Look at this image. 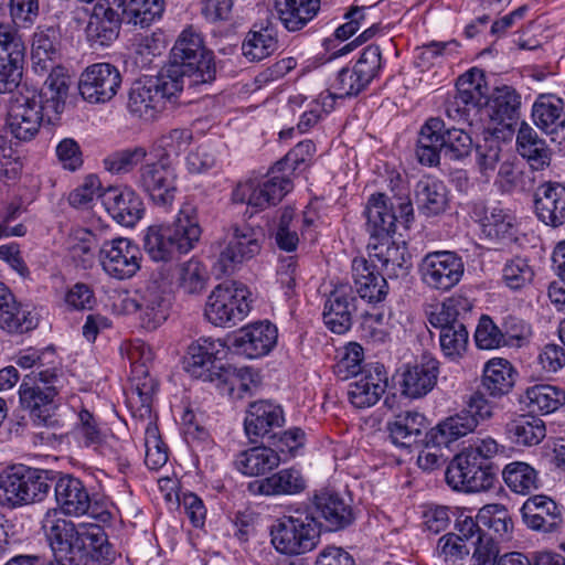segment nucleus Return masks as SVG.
<instances>
[{"mask_svg":"<svg viewBox=\"0 0 565 565\" xmlns=\"http://www.w3.org/2000/svg\"><path fill=\"white\" fill-rule=\"evenodd\" d=\"M216 66L212 51L205 49L202 36L184 30L170 53V63L156 76L135 81L129 89L127 107L130 114L152 120L168 106L174 107L185 85L207 84L215 79Z\"/></svg>","mask_w":565,"mask_h":565,"instance_id":"1","label":"nucleus"},{"mask_svg":"<svg viewBox=\"0 0 565 565\" xmlns=\"http://www.w3.org/2000/svg\"><path fill=\"white\" fill-rule=\"evenodd\" d=\"M201 234L196 207L185 203L173 223L148 227L143 248L154 262H171L192 250Z\"/></svg>","mask_w":565,"mask_h":565,"instance_id":"2","label":"nucleus"},{"mask_svg":"<svg viewBox=\"0 0 565 565\" xmlns=\"http://www.w3.org/2000/svg\"><path fill=\"white\" fill-rule=\"evenodd\" d=\"M58 381L55 370H42L25 375L19 390L20 402L23 408L30 412L36 425L54 426L57 409Z\"/></svg>","mask_w":565,"mask_h":565,"instance_id":"3","label":"nucleus"},{"mask_svg":"<svg viewBox=\"0 0 565 565\" xmlns=\"http://www.w3.org/2000/svg\"><path fill=\"white\" fill-rule=\"evenodd\" d=\"M319 534L313 515L301 511L280 518L270 532L274 547L286 555L312 551L318 544Z\"/></svg>","mask_w":565,"mask_h":565,"instance_id":"4","label":"nucleus"},{"mask_svg":"<svg viewBox=\"0 0 565 565\" xmlns=\"http://www.w3.org/2000/svg\"><path fill=\"white\" fill-rule=\"evenodd\" d=\"M50 488L44 471L13 466L0 475V503L14 508L41 501Z\"/></svg>","mask_w":565,"mask_h":565,"instance_id":"5","label":"nucleus"},{"mask_svg":"<svg viewBox=\"0 0 565 565\" xmlns=\"http://www.w3.org/2000/svg\"><path fill=\"white\" fill-rule=\"evenodd\" d=\"M57 120L58 117L52 118L46 115L36 92L14 96L7 115V126L11 135L20 141L32 140L43 124L54 125Z\"/></svg>","mask_w":565,"mask_h":565,"instance_id":"6","label":"nucleus"},{"mask_svg":"<svg viewBox=\"0 0 565 565\" xmlns=\"http://www.w3.org/2000/svg\"><path fill=\"white\" fill-rule=\"evenodd\" d=\"M170 307L168 282L160 275L126 300V308L136 310L142 327L148 330H156L168 319Z\"/></svg>","mask_w":565,"mask_h":565,"instance_id":"7","label":"nucleus"},{"mask_svg":"<svg viewBox=\"0 0 565 565\" xmlns=\"http://www.w3.org/2000/svg\"><path fill=\"white\" fill-rule=\"evenodd\" d=\"M263 239L264 232L260 227L246 223L230 225L224 236L225 246L218 256L222 271H233L238 265L258 255Z\"/></svg>","mask_w":565,"mask_h":565,"instance_id":"8","label":"nucleus"},{"mask_svg":"<svg viewBox=\"0 0 565 565\" xmlns=\"http://www.w3.org/2000/svg\"><path fill=\"white\" fill-rule=\"evenodd\" d=\"M248 311L245 289L221 284L207 297L204 316L216 327H231L242 321Z\"/></svg>","mask_w":565,"mask_h":565,"instance_id":"9","label":"nucleus"},{"mask_svg":"<svg viewBox=\"0 0 565 565\" xmlns=\"http://www.w3.org/2000/svg\"><path fill=\"white\" fill-rule=\"evenodd\" d=\"M26 46L18 29L0 24V93H11L20 84Z\"/></svg>","mask_w":565,"mask_h":565,"instance_id":"10","label":"nucleus"},{"mask_svg":"<svg viewBox=\"0 0 565 565\" xmlns=\"http://www.w3.org/2000/svg\"><path fill=\"white\" fill-rule=\"evenodd\" d=\"M465 273L462 258L455 252L437 250L425 255L419 264L423 282L431 289L448 291L459 284Z\"/></svg>","mask_w":565,"mask_h":565,"instance_id":"11","label":"nucleus"},{"mask_svg":"<svg viewBox=\"0 0 565 565\" xmlns=\"http://www.w3.org/2000/svg\"><path fill=\"white\" fill-rule=\"evenodd\" d=\"M175 179L172 162L167 158H159L140 167L137 185L148 194L154 205L166 209L174 201Z\"/></svg>","mask_w":565,"mask_h":565,"instance_id":"12","label":"nucleus"},{"mask_svg":"<svg viewBox=\"0 0 565 565\" xmlns=\"http://www.w3.org/2000/svg\"><path fill=\"white\" fill-rule=\"evenodd\" d=\"M119 70L109 63H96L85 68L78 81V92L90 104L111 100L121 86Z\"/></svg>","mask_w":565,"mask_h":565,"instance_id":"13","label":"nucleus"},{"mask_svg":"<svg viewBox=\"0 0 565 565\" xmlns=\"http://www.w3.org/2000/svg\"><path fill=\"white\" fill-rule=\"evenodd\" d=\"M99 258L105 273L119 280L134 277L140 269L141 253L136 244L125 237L104 242Z\"/></svg>","mask_w":565,"mask_h":565,"instance_id":"14","label":"nucleus"},{"mask_svg":"<svg viewBox=\"0 0 565 565\" xmlns=\"http://www.w3.org/2000/svg\"><path fill=\"white\" fill-rule=\"evenodd\" d=\"M291 188V181L285 174L271 175L262 181L248 180L236 186L233 192V201L264 210L279 203Z\"/></svg>","mask_w":565,"mask_h":565,"instance_id":"15","label":"nucleus"},{"mask_svg":"<svg viewBox=\"0 0 565 565\" xmlns=\"http://www.w3.org/2000/svg\"><path fill=\"white\" fill-rule=\"evenodd\" d=\"M42 530L55 558L74 563L79 534L75 524L64 519L56 509H50L42 520Z\"/></svg>","mask_w":565,"mask_h":565,"instance_id":"16","label":"nucleus"},{"mask_svg":"<svg viewBox=\"0 0 565 565\" xmlns=\"http://www.w3.org/2000/svg\"><path fill=\"white\" fill-rule=\"evenodd\" d=\"M315 521L326 531L334 532L348 527L354 521V512L340 493L322 489L313 495Z\"/></svg>","mask_w":565,"mask_h":565,"instance_id":"17","label":"nucleus"},{"mask_svg":"<svg viewBox=\"0 0 565 565\" xmlns=\"http://www.w3.org/2000/svg\"><path fill=\"white\" fill-rule=\"evenodd\" d=\"M356 311V296L353 287L338 285L326 300L323 321L327 328L337 334H344L352 327V318Z\"/></svg>","mask_w":565,"mask_h":565,"instance_id":"18","label":"nucleus"},{"mask_svg":"<svg viewBox=\"0 0 565 565\" xmlns=\"http://www.w3.org/2000/svg\"><path fill=\"white\" fill-rule=\"evenodd\" d=\"M223 351L224 343L221 340L201 338L189 347L184 369L192 377L211 382L217 369L224 366L216 362Z\"/></svg>","mask_w":565,"mask_h":565,"instance_id":"19","label":"nucleus"},{"mask_svg":"<svg viewBox=\"0 0 565 565\" xmlns=\"http://www.w3.org/2000/svg\"><path fill=\"white\" fill-rule=\"evenodd\" d=\"M100 199L111 217L124 226H134L143 215L142 200L129 188L109 186L103 191Z\"/></svg>","mask_w":565,"mask_h":565,"instance_id":"20","label":"nucleus"},{"mask_svg":"<svg viewBox=\"0 0 565 565\" xmlns=\"http://www.w3.org/2000/svg\"><path fill=\"white\" fill-rule=\"evenodd\" d=\"M277 328L268 321L241 329L233 338L232 345L249 359L268 354L277 342Z\"/></svg>","mask_w":565,"mask_h":565,"instance_id":"21","label":"nucleus"},{"mask_svg":"<svg viewBox=\"0 0 565 565\" xmlns=\"http://www.w3.org/2000/svg\"><path fill=\"white\" fill-rule=\"evenodd\" d=\"M57 511L68 516H82L89 512L92 499L84 482L71 475L61 476L54 484Z\"/></svg>","mask_w":565,"mask_h":565,"instance_id":"22","label":"nucleus"},{"mask_svg":"<svg viewBox=\"0 0 565 565\" xmlns=\"http://www.w3.org/2000/svg\"><path fill=\"white\" fill-rule=\"evenodd\" d=\"M534 213L546 226H562L565 223V186L557 182L541 184L534 194Z\"/></svg>","mask_w":565,"mask_h":565,"instance_id":"23","label":"nucleus"},{"mask_svg":"<svg viewBox=\"0 0 565 565\" xmlns=\"http://www.w3.org/2000/svg\"><path fill=\"white\" fill-rule=\"evenodd\" d=\"M387 379L383 366L364 370L349 384L348 398L356 408H366L375 405L384 394Z\"/></svg>","mask_w":565,"mask_h":565,"instance_id":"24","label":"nucleus"},{"mask_svg":"<svg viewBox=\"0 0 565 565\" xmlns=\"http://www.w3.org/2000/svg\"><path fill=\"white\" fill-rule=\"evenodd\" d=\"M475 73L470 72L460 76L457 81V93L447 103L446 114L454 120H469L471 110L488 104V97L481 89V84L473 79Z\"/></svg>","mask_w":565,"mask_h":565,"instance_id":"25","label":"nucleus"},{"mask_svg":"<svg viewBox=\"0 0 565 565\" xmlns=\"http://www.w3.org/2000/svg\"><path fill=\"white\" fill-rule=\"evenodd\" d=\"M367 248L372 262L377 260L388 277L406 275L412 266L406 246L394 243L391 236L370 241Z\"/></svg>","mask_w":565,"mask_h":565,"instance_id":"26","label":"nucleus"},{"mask_svg":"<svg viewBox=\"0 0 565 565\" xmlns=\"http://www.w3.org/2000/svg\"><path fill=\"white\" fill-rule=\"evenodd\" d=\"M438 374V360L429 354H424L419 362L404 372L402 383L403 394L411 398L425 396L435 387Z\"/></svg>","mask_w":565,"mask_h":565,"instance_id":"27","label":"nucleus"},{"mask_svg":"<svg viewBox=\"0 0 565 565\" xmlns=\"http://www.w3.org/2000/svg\"><path fill=\"white\" fill-rule=\"evenodd\" d=\"M352 278L354 288L361 299L370 303L381 302L388 290L387 281L382 274L375 270V265H370L364 258H355L352 262Z\"/></svg>","mask_w":565,"mask_h":565,"instance_id":"28","label":"nucleus"},{"mask_svg":"<svg viewBox=\"0 0 565 565\" xmlns=\"http://www.w3.org/2000/svg\"><path fill=\"white\" fill-rule=\"evenodd\" d=\"M480 224L483 236L494 245H507L518 239L515 216L500 206L486 207Z\"/></svg>","mask_w":565,"mask_h":565,"instance_id":"29","label":"nucleus"},{"mask_svg":"<svg viewBox=\"0 0 565 565\" xmlns=\"http://www.w3.org/2000/svg\"><path fill=\"white\" fill-rule=\"evenodd\" d=\"M122 21L117 10L94 6L85 28L87 41L92 45H109L118 38Z\"/></svg>","mask_w":565,"mask_h":565,"instance_id":"30","label":"nucleus"},{"mask_svg":"<svg viewBox=\"0 0 565 565\" xmlns=\"http://www.w3.org/2000/svg\"><path fill=\"white\" fill-rule=\"evenodd\" d=\"M364 214L366 216V228L371 236L370 241H377L395 233L397 215L393 203L388 204L385 194H372Z\"/></svg>","mask_w":565,"mask_h":565,"instance_id":"31","label":"nucleus"},{"mask_svg":"<svg viewBox=\"0 0 565 565\" xmlns=\"http://www.w3.org/2000/svg\"><path fill=\"white\" fill-rule=\"evenodd\" d=\"M284 413L280 406L268 401H257L249 405L244 426L248 438L256 441L264 437L274 427H280L284 423Z\"/></svg>","mask_w":565,"mask_h":565,"instance_id":"32","label":"nucleus"},{"mask_svg":"<svg viewBox=\"0 0 565 565\" xmlns=\"http://www.w3.org/2000/svg\"><path fill=\"white\" fill-rule=\"evenodd\" d=\"M36 326L35 315L23 309L9 288L0 282V328L9 332L23 333Z\"/></svg>","mask_w":565,"mask_h":565,"instance_id":"33","label":"nucleus"},{"mask_svg":"<svg viewBox=\"0 0 565 565\" xmlns=\"http://www.w3.org/2000/svg\"><path fill=\"white\" fill-rule=\"evenodd\" d=\"M306 489V480L301 472L294 468L281 469L271 476L249 483L254 494L292 495Z\"/></svg>","mask_w":565,"mask_h":565,"instance_id":"34","label":"nucleus"},{"mask_svg":"<svg viewBox=\"0 0 565 565\" xmlns=\"http://www.w3.org/2000/svg\"><path fill=\"white\" fill-rule=\"evenodd\" d=\"M426 429V418L416 411H404L387 423L392 441L401 447H412L420 441Z\"/></svg>","mask_w":565,"mask_h":565,"instance_id":"35","label":"nucleus"},{"mask_svg":"<svg viewBox=\"0 0 565 565\" xmlns=\"http://www.w3.org/2000/svg\"><path fill=\"white\" fill-rule=\"evenodd\" d=\"M415 199L418 211L426 216L443 214L449 203L445 183L435 178H423L415 188Z\"/></svg>","mask_w":565,"mask_h":565,"instance_id":"36","label":"nucleus"},{"mask_svg":"<svg viewBox=\"0 0 565 565\" xmlns=\"http://www.w3.org/2000/svg\"><path fill=\"white\" fill-rule=\"evenodd\" d=\"M51 73L40 93H36L50 117H58L64 110L68 92V76L64 68L50 66Z\"/></svg>","mask_w":565,"mask_h":565,"instance_id":"37","label":"nucleus"},{"mask_svg":"<svg viewBox=\"0 0 565 565\" xmlns=\"http://www.w3.org/2000/svg\"><path fill=\"white\" fill-rule=\"evenodd\" d=\"M279 20L288 31L301 30L320 9V0H275Z\"/></svg>","mask_w":565,"mask_h":565,"instance_id":"38","label":"nucleus"},{"mask_svg":"<svg viewBox=\"0 0 565 565\" xmlns=\"http://www.w3.org/2000/svg\"><path fill=\"white\" fill-rule=\"evenodd\" d=\"M281 460L271 447L257 446L239 452L235 466L243 475L260 476L277 468Z\"/></svg>","mask_w":565,"mask_h":565,"instance_id":"39","label":"nucleus"},{"mask_svg":"<svg viewBox=\"0 0 565 565\" xmlns=\"http://www.w3.org/2000/svg\"><path fill=\"white\" fill-rule=\"evenodd\" d=\"M475 417L465 409L447 418L427 433L428 443L448 446L451 441L472 433L478 426Z\"/></svg>","mask_w":565,"mask_h":565,"instance_id":"40","label":"nucleus"},{"mask_svg":"<svg viewBox=\"0 0 565 565\" xmlns=\"http://www.w3.org/2000/svg\"><path fill=\"white\" fill-rule=\"evenodd\" d=\"M444 120L440 118H430L422 127L417 140L416 156L422 164L433 167L437 166L440 154L444 153L441 132Z\"/></svg>","mask_w":565,"mask_h":565,"instance_id":"41","label":"nucleus"},{"mask_svg":"<svg viewBox=\"0 0 565 565\" xmlns=\"http://www.w3.org/2000/svg\"><path fill=\"white\" fill-rule=\"evenodd\" d=\"M486 106L493 121L510 127L519 117L521 96L513 87L505 85L494 89Z\"/></svg>","mask_w":565,"mask_h":565,"instance_id":"42","label":"nucleus"},{"mask_svg":"<svg viewBox=\"0 0 565 565\" xmlns=\"http://www.w3.org/2000/svg\"><path fill=\"white\" fill-rule=\"evenodd\" d=\"M211 382L216 383V386L232 398H244L257 386L249 367L238 369L232 365L217 369Z\"/></svg>","mask_w":565,"mask_h":565,"instance_id":"43","label":"nucleus"},{"mask_svg":"<svg viewBox=\"0 0 565 565\" xmlns=\"http://www.w3.org/2000/svg\"><path fill=\"white\" fill-rule=\"evenodd\" d=\"M513 384V369L508 360L492 359L486 363L480 390L492 397H501L511 391Z\"/></svg>","mask_w":565,"mask_h":565,"instance_id":"44","label":"nucleus"},{"mask_svg":"<svg viewBox=\"0 0 565 565\" xmlns=\"http://www.w3.org/2000/svg\"><path fill=\"white\" fill-rule=\"evenodd\" d=\"M521 402L532 414H550L565 403V393L550 384H536L526 388Z\"/></svg>","mask_w":565,"mask_h":565,"instance_id":"45","label":"nucleus"},{"mask_svg":"<svg viewBox=\"0 0 565 565\" xmlns=\"http://www.w3.org/2000/svg\"><path fill=\"white\" fill-rule=\"evenodd\" d=\"M534 124L545 134H556L565 127L563 102L554 96H541L533 105Z\"/></svg>","mask_w":565,"mask_h":565,"instance_id":"46","label":"nucleus"},{"mask_svg":"<svg viewBox=\"0 0 565 565\" xmlns=\"http://www.w3.org/2000/svg\"><path fill=\"white\" fill-rule=\"evenodd\" d=\"M471 301L462 296L455 295L436 306L428 315L431 327L444 330L455 323H463L466 315L471 310Z\"/></svg>","mask_w":565,"mask_h":565,"instance_id":"47","label":"nucleus"},{"mask_svg":"<svg viewBox=\"0 0 565 565\" xmlns=\"http://www.w3.org/2000/svg\"><path fill=\"white\" fill-rule=\"evenodd\" d=\"M82 552H86L98 563H110L114 559V551L107 534L97 524H90L79 531L76 554Z\"/></svg>","mask_w":565,"mask_h":565,"instance_id":"48","label":"nucleus"},{"mask_svg":"<svg viewBox=\"0 0 565 565\" xmlns=\"http://www.w3.org/2000/svg\"><path fill=\"white\" fill-rule=\"evenodd\" d=\"M278 50V40L273 26L252 29L242 43V53L249 62H259Z\"/></svg>","mask_w":565,"mask_h":565,"instance_id":"49","label":"nucleus"},{"mask_svg":"<svg viewBox=\"0 0 565 565\" xmlns=\"http://www.w3.org/2000/svg\"><path fill=\"white\" fill-rule=\"evenodd\" d=\"M58 32L54 28L38 29L33 34L31 57L35 70L47 71L58 54Z\"/></svg>","mask_w":565,"mask_h":565,"instance_id":"50","label":"nucleus"},{"mask_svg":"<svg viewBox=\"0 0 565 565\" xmlns=\"http://www.w3.org/2000/svg\"><path fill=\"white\" fill-rule=\"evenodd\" d=\"M516 145L520 154L526 158L533 169H542L550 163V150L545 141L529 126H522L518 132Z\"/></svg>","mask_w":565,"mask_h":565,"instance_id":"51","label":"nucleus"},{"mask_svg":"<svg viewBox=\"0 0 565 565\" xmlns=\"http://www.w3.org/2000/svg\"><path fill=\"white\" fill-rule=\"evenodd\" d=\"M510 437L519 445H537L546 434L544 422L534 415H520L507 425Z\"/></svg>","mask_w":565,"mask_h":565,"instance_id":"52","label":"nucleus"},{"mask_svg":"<svg viewBox=\"0 0 565 565\" xmlns=\"http://www.w3.org/2000/svg\"><path fill=\"white\" fill-rule=\"evenodd\" d=\"M163 10V0H129L122 20L128 24L147 28L161 18Z\"/></svg>","mask_w":565,"mask_h":565,"instance_id":"53","label":"nucleus"},{"mask_svg":"<svg viewBox=\"0 0 565 565\" xmlns=\"http://www.w3.org/2000/svg\"><path fill=\"white\" fill-rule=\"evenodd\" d=\"M502 476L507 486L515 493L527 494L539 488L537 473L526 462L515 461L507 465Z\"/></svg>","mask_w":565,"mask_h":565,"instance_id":"54","label":"nucleus"},{"mask_svg":"<svg viewBox=\"0 0 565 565\" xmlns=\"http://www.w3.org/2000/svg\"><path fill=\"white\" fill-rule=\"evenodd\" d=\"M439 344L443 354L450 361L460 360L467 352L469 332L463 323H455L439 331Z\"/></svg>","mask_w":565,"mask_h":565,"instance_id":"55","label":"nucleus"},{"mask_svg":"<svg viewBox=\"0 0 565 565\" xmlns=\"http://www.w3.org/2000/svg\"><path fill=\"white\" fill-rule=\"evenodd\" d=\"M206 267L198 259H190L181 265L179 270V287L188 295L202 294L209 282Z\"/></svg>","mask_w":565,"mask_h":565,"instance_id":"56","label":"nucleus"},{"mask_svg":"<svg viewBox=\"0 0 565 565\" xmlns=\"http://www.w3.org/2000/svg\"><path fill=\"white\" fill-rule=\"evenodd\" d=\"M478 522L481 526L492 530L498 537H507L512 527V519L503 504L492 503L482 507L478 512Z\"/></svg>","mask_w":565,"mask_h":565,"instance_id":"57","label":"nucleus"},{"mask_svg":"<svg viewBox=\"0 0 565 565\" xmlns=\"http://www.w3.org/2000/svg\"><path fill=\"white\" fill-rule=\"evenodd\" d=\"M444 156L449 160H461L468 157L472 150V139L462 129L446 128L444 125L441 138Z\"/></svg>","mask_w":565,"mask_h":565,"instance_id":"58","label":"nucleus"},{"mask_svg":"<svg viewBox=\"0 0 565 565\" xmlns=\"http://www.w3.org/2000/svg\"><path fill=\"white\" fill-rule=\"evenodd\" d=\"M147 157L145 147H134L115 151L104 159V167L107 171L116 174L132 171Z\"/></svg>","mask_w":565,"mask_h":565,"instance_id":"59","label":"nucleus"},{"mask_svg":"<svg viewBox=\"0 0 565 565\" xmlns=\"http://www.w3.org/2000/svg\"><path fill=\"white\" fill-rule=\"evenodd\" d=\"M367 86L366 82L356 74L353 67H343L338 72L326 98H330L332 100L334 98L358 96Z\"/></svg>","mask_w":565,"mask_h":565,"instance_id":"60","label":"nucleus"},{"mask_svg":"<svg viewBox=\"0 0 565 565\" xmlns=\"http://www.w3.org/2000/svg\"><path fill=\"white\" fill-rule=\"evenodd\" d=\"M478 461L471 455L461 451L448 465L445 479L447 484L456 491H462L466 487V480L476 469Z\"/></svg>","mask_w":565,"mask_h":565,"instance_id":"61","label":"nucleus"},{"mask_svg":"<svg viewBox=\"0 0 565 565\" xmlns=\"http://www.w3.org/2000/svg\"><path fill=\"white\" fill-rule=\"evenodd\" d=\"M363 359V348L356 342H351L345 347L343 355L333 367V372L341 381L355 379L365 370L362 367Z\"/></svg>","mask_w":565,"mask_h":565,"instance_id":"62","label":"nucleus"},{"mask_svg":"<svg viewBox=\"0 0 565 565\" xmlns=\"http://www.w3.org/2000/svg\"><path fill=\"white\" fill-rule=\"evenodd\" d=\"M502 276L510 289L518 290L532 282L534 270L526 258L516 256L505 263Z\"/></svg>","mask_w":565,"mask_h":565,"instance_id":"63","label":"nucleus"},{"mask_svg":"<svg viewBox=\"0 0 565 565\" xmlns=\"http://www.w3.org/2000/svg\"><path fill=\"white\" fill-rule=\"evenodd\" d=\"M316 152V145L311 140L298 142L280 161L276 162L275 170L295 172L305 169Z\"/></svg>","mask_w":565,"mask_h":565,"instance_id":"64","label":"nucleus"}]
</instances>
